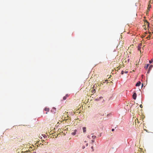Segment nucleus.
Instances as JSON below:
<instances>
[{"label": "nucleus", "instance_id": "obj_28", "mask_svg": "<svg viewBox=\"0 0 153 153\" xmlns=\"http://www.w3.org/2000/svg\"><path fill=\"white\" fill-rule=\"evenodd\" d=\"M145 130L147 132H149L148 131V130Z\"/></svg>", "mask_w": 153, "mask_h": 153}, {"label": "nucleus", "instance_id": "obj_19", "mask_svg": "<svg viewBox=\"0 0 153 153\" xmlns=\"http://www.w3.org/2000/svg\"><path fill=\"white\" fill-rule=\"evenodd\" d=\"M150 70H149V69L148 70V71H147V73L148 74L149 73V72H150Z\"/></svg>", "mask_w": 153, "mask_h": 153}, {"label": "nucleus", "instance_id": "obj_13", "mask_svg": "<svg viewBox=\"0 0 153 153\" xmlns=\"http://www.w3.org/2000/svg\"><path fill=\"white\" fill-rule=\"evenodd\" d=\"M96 92L95 90L94 89L92 91V93H95Z\"/></svg>", "mask_w": 153, "mask_h": 153}, {"label": "nucleus", "instance_id": "obj_6", "mask_svg": "<svg viewBox=\"0 0 153 153\" xmlns=\"http://www.w3.org/2000/svg\"><path fill=\"white\" fill-rule=\"evenodd\" d=\"M82 129L83 131V132L84 133H85L86 132V128L85 127H83L82 128Z\"/></svg>", "mask_w": 153, "mask_h": 153}, {"label": "nucleus", "instance_id": "obj_1", "mask_svg": "<svg viewBox=\"0 0 153 153\" xmlns=\"http://www.w3.org/2000/svg\"><path fill=\"white\" fill-rule=\"evenodd\" d=\"M135 153H144L142 152L141 149L140 148L137 152H135Z\"/></svg>", "mask_w": 153, "mask_h": 153}, {"label": "nucleus", "instance_id": "obj_14", "mask_svg": "<svg viewBox=\"0 0 153 153\" xmlns=\"http://www.w3.org/2000/svg\"><path fill=\"white\" fill-rule=\"evenodd\" d=\"M92 137L93 139H95L96 137V136L94 135H93L92 136Z\"/></svg>", "mask_w": 153, "mask_h": 153}, {"label": "nucleus", "instance_id": "obj_7", "mask_svg": "<svg viewBox=\"0 0 153 153\" xmlns=\"http://www.w3.org/2000/svg\"><path fill=\"white\" fill-rule=\"evenodd\" d=\"M44 110L47 112H48L49 111V108L46 107L45 108Z\"/></svg>", "mask_w": 153, "mask_h": 153}, {"label": "nucleus", "instance_id": "obj_15", "mask_svg": "<svg viewBox=\"0 0 153 153\" xmlns=\"http://www.w3.org/2000/svg\"><path fill=\"white\" fill-rule=\"evenodd\" d=\"M153 62V59H152L151 60L149 61V62L150 63H151Z\"/></svg>", "mask_w": 153, "mask_h": 153}, {"label": "nucleus", "instance_id": "obj_24", "mask_svg": "<svg viewBox=\"0 0 153 153\" xmlns=\"http://www.w3.org/2000/svg\"><path fill=\"white\" fill-rule=\"evenodd\" d=\"M114 129L113 128V129H112L111 131H114Z\"/></svg>", "mask_w": 153, "mask_h": 153}, {"label": "nucleus", "instance_id": "obj_11", "mask_svg": "<svg viewBox=\"0 0 153 153\" xmlns=\"http://www.w3.org/2000/svg\"><path fill=\"white\" fill-rule=\"evenodd\" d=\"M152 67H153L152 65H150L149 68V70H151V68H152Z\"/></svg>", "mask_w": 153, "mask_h": 153}, {"label": "nucleus", "instance_id": "obj_18", "mask_svg": "<svg viewBox=\"0 0 153 153\" xmlns=\"http://www.w3.org/2000/svg\"><path fill=\"white\" fill-rule=\"evenodd\" d=\"M91 148L92 149V151H94V149H93V146H92L91 147Z\"/></svg>", "mask_w": 153, "mask_h": 153}, {"label": "nucleus", "instance_id": "obj_29", "mask_svg": "<svg viewBox=\"0 0 153 153\" xmlns=\"http://www.w3.org/2000/svg\"><path fill=\"white\" fill-rule=\"evenodd\" d=\"M89 135L88 136H87V137H88V138H89Z\"/></svg>", "mask_w": 153, "mask_h": 153}, {"label": "nucleus", "instance_id": "obj_27", "mask_svg": "<svg viewBox=\"0 0 153 153\" xmlns=\"http://www.w3.org/2000/svg\"><path fill=\"white\" fill-rule=\"evenodd\" d=\"M88 146V143L86 144V146Z\"/></svg>", "mask_w": 153, "mask_h": 153}, {"label": "nucleus", "instance_id": "obj_26", "mask_svg": "<svg viewBox=\"0 0 153 153\" xmlns=\"http://www.w3.org/2000/svg\"><path fill=\"white\" fill-rule=\"evenodd\" d=\"M91 141H92V143H94V140H91Z\"/></svg>", "mask_w": 153, "mask_h": 153}, {"label": "nucleus", "instance_id": "obj_12", "mask_svg": "<svg viewBox=\"0 0 153 153\" xmlns=\"http://www.w3.org/2000/svg\"><path fill=\"white\" fill-rule=\"evenodd\" d=\"M151 7V5H150V4L149 3V4H148V9H150Z\"/></svg>", "mask_w": 153, "mask_h": 153}, {"label": "nucleus", "instance_id": "obj_20", "mask_svg": "<svg viewBox=\"0 0 153 153\" xmlns=\"http://www.w3.org/2000/svg\"><path fill=\"white\" fill-rule=\"evenodd\" d=\"M140 107H141V108H142V107H143V105H141H141H140Z\"/></svg>", "mask_w": 153, "mask_h": 153}, {"label": "nucleus", "instance_id": "obj_22", "mask_svg": "<svg viewBox=\"0 0 153 153\" xmlns=\"http://www.w3.org/2000/svg\"><path fill=\"white\" fill-rule=\"evenodd\" d=\"M42 143H41V142H40V144H42V145H43V144H42V143H43V141H42Z\"/></svg>", "mask_w": 153, "mask_h": 153}, {"label": "nucleus", "instance_id": "obj_3", "mask_svg": "<svg viewBox=\"0 0 153 153\" xmlns=\"http://www.w3.org/2000/svg\"><path fill=\"white\" fill-rule=\"evenodd\" d=\"M137 97V94L136 93H134L133 95V98L134 100H135Z\"/></svg>", "mask_w": 153, "mask_h": 153}, {"label": "nucleus", "instance_id": "obj_10", "mask_svg": "<svg viewBox=\"0 0 153 153\" xmlns=\"http://www.w3.org/2000/svg\"><path fill=\"white\" fill-rule=\"evenodd\" d=\"M146 24L148 27H149V23L147 21H146Z\"/></svg>", "mask_w": 153, "mask_h": 153}, {"label": "nucleus", "instance_id": "obj_30", "mask_svg": "<svg viewBox=\"0 0 153 153\" xmlns=\"http://www.w3.org/2000/svg\"><path fill=\"white\" fill-rule=\"evenodd\" d=\"M47 153V152H46V153Z\"/></svg>", "mask_w": 153, "mask_h": 153}, {"label": "nucleus", "instance_id": "obj_21", "mask_svg": "<svg viewBox=\"0 0 153 153\" xmlns=\"http://www.w3.org/2000/svg\"><path fill=\"white\" fill-rule=\"evenodd\" d=\"M125 73H126V74H127L128 73V71H126L124 72Z\"/></svg>", "mask_w": 153, "mask_h": 153}, {"label": "nucleus", "instance_id": "obj_16", "mask_svg": "<svg viewBox=\"0 0 153 153\" xmlns=\"http://www.w3.org/2000/svg\"><path fill=\"white\" fill-rule=\"evenodd\" d=\"M124 72L123 71H122L121 72V74H122V75L123 74H124Z\"/></svg>", "mask_w": 153, "mask_h": 153}, {"label": "nucleus", "instance_id": "obj_17", "mask_svg": "<svg viewBox=\"0 0 153 153\" xmlns=\"http://www.w3.org/2000/svg\"><path fill=\"white\" fill-rule=\"evenodd\" d=\"M150 36L149 35L148 36V37L146 38L148 39H150Z\"/></svg>", "mask_w": 153, "mask_h": 153}, {"label": "nucleus", "instance_id": "obj_25", "mask_svg": "<svg viewBox=\"0 0 153 153\" xmlns=\"http://www.w3.org/2000/svg\"><path fill=\"white\" fill-rule=\"evenodd\" d=\"M85 148V146H82V149H84V148Z\"/></svg>", "mask_w": 153, "mask_h": 153}, {"label": "nucleus", "instance_id": "obj_9", "mask_svg": "<svg viewBox=\"0 0 153 153\" xmlns=\"http://www.w3.org/2000/svg\"><path fill=\"white\" fill-rule=\"evenodd\" d=\"M149 66V64H146L145 66V68L146 69L148 68Z\"/></svg>", "mask_w": 153, "mask_h": 153}, {"label": "nucleus", "instance_id": "obj_8", "mask_svg": "<svg viewBox=\"0 0 153 153\" xmlns=\"http://www.w3.org/2000/svg\"><path fill=\"white\" fill-rule=\"evenodd\" d=\"M68 97V94H66L65 96H64L63 97V100H66L67 97Z\"/></svg>", "mask_w": 153, "mask_h": 153}, {"label": "nucleus", "instance_id": "obj_5", "mask_svg": "<svg viewBox=\"0 0 153 153\" xmlns=\"http://www.w3.org/2000/svg\"><path fill=\"white\" fill-rule=\"evenodd\" d=\"M141 84V83L140 82H137L136 84V86H140Z\"/></svg>", "mask_w": 153, "mask_h": 153}, {"label": "nucleus", "instance_id": "obj_2", "mask_svg": "<svg viewBox=\"0 0 153 153\" xmlns=\"http://www.w3.org/2000/svg\"><path fill=\"white\" fill-rule=\"evenodd\" d=\"M142 46V44L141 43L137 47V49L138 50H139L140 51V52H141V51L140 50L141 47Z\"/></svg>", "mask_w": 153, "mask_h": 153}, {"label": "nucleus", "instance_id": "obj_4", "mask_svg": "<svg viewBox=\"0 0 153 153\" xmlns=\"http://www.w3.org/2000/svg\"><path fill=\"white\" fill-rule=\"evenodd\" d=\"M77 131V130L76 129H75L74 130V132H73L71 133L72 135H74L76 134V132Z\"/></svg>", "mask_w": 153, "mask_h": 153}, {"label": "nucleus", "instance_id": "obj_23", "mask_svg": "<svg viewBox=\"0 0 153 153\" xmlns=\"http://www.w3.org/2000/svg\"><path fill=\"white\" fill-rule=\"evenodd\" d=\"M122 67V66L120 65H119V67L120 68H121V67Z\"/></svg>", "mask_w": 153, "mask_h": 153}]
</instances>
